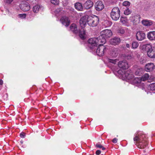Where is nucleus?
<instances>
[{"label": "nucleus", "instance_id": "393cba45", "mask_svg": "<svg viewBox=\"0 0 155 155\" xmlns=\"http://www.w3.org/2000/svg\"><path fill=\"white\" fill-rule=\"evenodd\" d=\"M149 78V74L147 73L144 74L140 78H138L141 81H144L146 80H147Z\"/></svg>", "mask_w": 155, "mask_h": 155}, {"label": "nucleus", "instance_id": "b1692460", "mask_svg": "<svg viewBox=\"0 0 155 155\" xmlns=\"http://www.w3.org/2000/svg\"><path fill=\"white\" fill-rule=\"evenodd\" d=\"M41 8V7L39 5H36L33 7V11L35 13H37Z\"/></svg>", "mask_w": 155, "mask_h": 155}, {"label": "nucleus", "instance_id": "4be33fe9", "mask_svg": "<svg viewBox=\"0 0 155 155\" xmlns=\"http://www.w3.org/2000/svg\"><path fill=\"white\" fill-rule=\"evenodd\" d=\"M118 60L117 59H113L108 58L107 59V61L109 63H112L113 64H116L118 61Z\"/></svg>", "mask_w": 155, "mask_h": 155}, {"label": "nucleus", "instance_id": "c85d7f7f", "mask_svg": "<svg viewBox=\"0 0 155 155\" xmlns=\"http://www.w3.org/2000/svg\"><path fill=\"white\" fill-rule=\"evenodd\" d=\"M139 43L137 41H134L132 44V48L133 49L137 48L139 46Z\"/></svg>", "mask_w": 155, "mask_h": 155}, {"label": "nucleus", "instance_id": "cd10ccee", "mask_svg": "<svg viewBox=\"0 0 155 155\" xmlns=\"http://www.w3.org/2000/svg\"><path fill=\"white\" fill-rule=\"evenodd\" d=\"M148 89L151 91L155 90V83L150 84L148 87Z\"/></svg>", "mask_w": 155, "mask_h": 155}, {"label": "nucleus", "instance_id": "423d86ee", "mask_svg": "<svg viewBox=\"0 0 155 155\" xmlns=\"http://www.w3.org/2000/svg\"><path fill=\"white\" fill-rule=\"evenodd\" d=\"M99 21V18L97 16H89L88 18L87 24L90 26L95 27L97 25Z\"/></svg>", "mask_w": 155, "mask_h": 155}, {"label": "nucleus", "instance_id": "a878e982", "mask_svg": "<svg viewBox=\"0 0 155 155\" xmlns=\"http://www.w3.org/2000/svg\"><path fill=\"white\" fill-rule=\"evenodd\" d=\"M117 32L120 35L123 34L125 32V30L122 27L119 28L117 30Z\"/></svg>", "mask_w": 155, "mask_h": 155}, {"label": "nucleus", "instance_id": "c756f323", "mask_svg": "<svg viewBox=\"0 0 155 155\" xmlns=\"http://www.w3.org/2000/svg\"><path fill=\"white\" fill-rule=\"evenodd\" d=\"M142 69L141 68L137 69L135 72L136 75L140 76L142 74Z\"/></svg>", "mask_w": 155, "mask_h": 155}, {"label": "nucleus", "instance_id": "79ce46f5", "mask_svg": "<svg viewBox=\"0 0 155 155\" xmlns=\"http://www.w3.org/2000/svg\"><path fill=\"white\" fill-rule=\"evenodd\" d=\"M126 46L127 48H130V45L129 44H126Z\"/></svg>", "mask_w": 155, "mask_h": 155}, {"label": "nucleus", "instance_id": "ea45409f", "mask_svg": "<svg viewBox=\"0 0 155 155\" xmlns=\"http://www.w3.org/2000/svg\"><path fill=\"white\" fill-rule=\"evenodd\" d=\"M96 146L97 148H101L102 146L101 144H96Z\"/></svg>", "mask_w": 155, "mask_h": 155}, {"label": "nucleus", "instance_id": "2eb2a0df", "mask_svg": "<svg viewBox=\"0 0 155 155\" xmlns=\"http://www.w3.org/2000/svg\"><path fill=\"white\" fill-rule=\"evenodd\" d=\"M120 38L114 37L110 40V43L111 45H115L118 44L120 42Z\"/></svg>", "mask_w": 155, "mask_h": 155}, {"label": "nucleus", "instance_id": "f03ea898", "mask_svg": "<svg viewBox=\"0 0 155 155\" xmlns=\"http://www.w3.org/2000/svg\"><path fill=\"white\" fill-rule=\"evenodd\" d=\"M89 44L91 45V46H90V48L91 49H94V51L96 50V54L99 56H103L106 51V48L103 45V44L101 43H100L99 44L97 43H93V44Z\"/></svg>", "mask_w": 155, "mask_h": 155}, {"label": "nucleus", "instance_id": "a19ab883", "mask_svg": "<svg viewBox=\"0 0 155 155\" xmlns=\"http://www.w3.org/2000/svg\"><path fill=\"white\" fill-rule=\"evenodd\" d=\"M101 153V151L100 150H98L96 151V154L97 155H99Z\"/></svg>", "mask_w": 155, "mask_h": 155}, {"label": "nucleus", "instance_id": "39448f33", "mask_svg": "<svg viewBox=\"0 0 155 155\" xmlns=\"http://www.w3.org/2000/svg\"><path fill=\"white\" fill-rule=\"evenodd\" d=\"M110 16L112 19L116 21L118 20L120 17V11L118 7H114L112 10Z\"/></svg>", "mask_w": 155, "mask_h": 155}, {"label": "nucleus", "instance_id": "0eeeda50", "mask_svg": "<svg viewBox=\"0 0 155 155\" xmlns=\"http://www.w3.org/2000/svg\"><path fill=\"white\" fill-rule=\"evenodd\" d=\"M149 49L147 51L148 56L151 58H155V48H152L151 45L147 44L146 46V49Z\"/></svg>", "mask_w": 155, "mask_h": 155}, {"label": "nucleus", "instance_id": "7c9ffc66", "mask_svg": "<svg viewBox=\"0 0 155 155\" xmlns=\"http://www.w3.org/2000/svg\"><path fill=\"white\" fill-rule=\"evenodd\" d=\"M120 21L123 24H125L127 22V18L122 17H121L120 18Z\"/></svg>", "mask_w": 155, "mask_h": 155}, {"label": "nucleus", "instance_id": "2f4dec72", "mask_svg": "<svg viewBox=\"0 0 155 155\" xmlns=\"http://www.w3.org/2000/svg\"><path fill=\"white\" fill-rule=\"evenodd\" d=\"M131 11L128 8H127L125 9L124 11V13L126 15H128L130 14L131 13Z\"/></svg>", "mask_w": 155, "mask_h": 155}, {"label": "nucleus", "instance_id": "6e6552de", "mask_svg": "<svg viewBox=\"0 0 155 155\" xmlns=\"http://www.w3.org/2000/svg\"><path fill=\"white\" fill-rule=\"evenodd\" d=\"M118 65L120 68L123 70L127 69L129 67L128 63L125 60H123L119 62Z\"/></svg>", "mask_w": 155, "mask_h": 155}, {"label": "nucleus", "instance_id": "7ed1b4c3", "mask_svg": "<svg viewBox=\"0 0 155 155\" xmlns=\"http://www.w3.org/2000/svg\"><path fill=\"white\" fill-rule=\"evenodd\" d=\"M144 135L138 134L135 135L134 138V140L137 147L140 149H143L146 147L147 145V141L144 139Z\"/></svg>", "mask_w": 155, "mask_h": 155}, {"label": "nucleus", "instance_id": "9b49d317", "mask_svg": "<svg viewBox=\"0 0 155 155\" xmlns=\"http://www.w3.org/2000/svg\"><path fill=\"white\" fill-rule=\"evenodd\" d=\"M95 9L97 11L102 10L104 8V5L102 2L99 1L97 2L94 5Z\"/></svg>", "mask_w": 155, "mask_h": 155}, {"label": "nucleus", "instance_id": "f3484780", "mask_svg": "<svg viewBox=\"0 0 155 155\" xmlns=\"http://www.w3.org/2000/svg\"><path fill=\"white\" fill-rule=\"evenodd\" d=\"M147 38L150 40H155V31H151L148 32L147 34Z\"/></svg>", "mask_w": 155, "mask_h": 155}, {"label": "nucleus", "instance_id": "20e7f679", "mask_svg": "<svg viewBox=\"0 0 155 155\" xmlns=\"http://www.w3.org/2000/svg\"><path fill=\"white\" fill-rule=\"evenodd\" d=\"M130 70H127L126 71L124 72L123 77H125L128 80H133L135 83H140V80L138 78H134V75L132 74Z\"/></svg>", "mask_w": 155, "mask_h": 155}, {"label": "nucleus", "instance_id": "e433bc0d", "mask_svg": "<svg viewBox=\"0 0 155 155\" xmlns=\"http://www.w3.org/2000/svg\"><path fill=\"white\" fill-rule=\"evenodd\" d=\"M13 0H5V2L7 3L10 4Z\"/></svg>", "mask_w": 155, "mask_h": 155}, {"label": "nucleus", "instance_id": "f704fd0d", "mask_svg": "<svg viewBox=\"0 0 155 155\" xmlns=\"http://www.w3.org/2000/svg\"><path fill=\"white\" fill-rule=\"evenodd\" d=\"M51 3L55 5H58V0H51Z\"/></svg>", "mask_w": 155, "mask_h": 155}, {"label": "nucleus", "instance_id": "5701e85b", "mask_svg": "<svg viewBox=\"0 0 155 155\" xmlns=\"http://www.w3.org/2000/svg\"><path fill=\"white\" fill-rule=\"evenodd\" d=\"M143 24L145 26H150L152 24V22L151 21L145 20L142 21Z\"/></svg>", "mask_w": 155, "mask_h": 155}, {"label": "nucleus", "instance_id": "1a4fd4ad", "mask_svg": "<svg viewBox=\"0 0 155 155\" xmlns=\"http://www.w3.org/2000/svg\"><path fill=\"white\" fill-rule=\"evenodd\" d=\"M89 16L87 15H85L82 16L80 20V24L81 27L83 28L86 25V23L87 24L88 18Z\"/></svg>", "mask_w": 155, "mask_h": 155}, {"label": "nucleus", "instance_id": "37998d69", "mask_svg": "<svg viewBox=\"0 0 155 155\" xmlns=\"http://www.w3.org/2000/svg\"><path fill=\"white\" fill-rule=\"evenodd\" d=\"M3 84V81L1 79H0V85H2Z\"/></svg>", "mask_w": 155, "mask_h": 155}, {"label": "nucleus", "instance_id": "f8f14e48", "mask_svg": "<svg viewBox=\"0 0 155 155\" xmlns=\"http://www.w3.org/2000/svg\"><path fill=\"white\" fill-rule=\"evenodd\" d=\"M62 24L66 27L68 26L70 24V21L68 18L66 16L62 17L60 19Z\"/></svg>", "mask_w": 155, "mask_h": 155}, {"label": "nucleus", "instance_id": "4c0bfd02", "mask_svg": "<svg viewBox=\"0 0 155 155\" xmlns=\"http://www.w3.org/2000/svg\"><path fill=\"white\" fill-rule=\"evenodd\" d=\"M20 136L21 138H24L25 136V134L24 133H21L20 134Z\"/></svg>", "mask_w": 155, "mask_h": 155}, {"label": "nucleus", "instance_id": "58836bf2", "mask_svg": "<svg viewBox=\"0 0 155 155\" xmlns=\"http://www.w3.org/2000/svg\"><path fill=\"white\" fill-rule=\"evenodd\" d=\"M117 139L116 138H115L112 140V142L113 143H115L117 142Z\"/></svg>", "mask_w": 155, "mask_h": 155}, {"label": "nucleus", "instance_id": "412c9836", "mask_svg": "<svg viewBox=\"0 0 155 155\" xmlns=\"http://www.w3.org/2000/svg\"><path fill=\"white\" fill-rule=\"evenodd\" d=\"M74 7L76 9L79 11H82L83 7L82 4L79 2L76 3L74 5Z\"/></svg>", "mask_w": 155, "mask_h": 155}, {"label": "nucleus", "instance_id": "aec40b11", "mask_svg": "<svg viewBox=\"0 0 155 155\" xmlns=\"http://www.w3.org/2000/svg\"><path fill=\"white\" fill-rule=\"evenodd\" d=\"M79 33V37L83 39H84L85 38V31L83 29L78 31Z\"/></svg>", "mask_w": 155, "mask_h": 155}, {"label": "nucleus", "instance_id": "f257e3e1", "mask_svg": "<svg viewBox=\"0 0 155 155\" xmlns=\"http://www.w3.org/2000/svg\"><path fill=\"white\" fill-rule=\"evenodd\" d=\"M101 35L97 38H94L88 39V43L93 44V43H100L102 44H104L106 41V38H110L112 35V32L111 30L109 29H105L101 31Z\"/></svg>", "mask_w": 155, "mask_h": 155}, {"label": "nucleus", "instance_id": "c9c22d12", "mask_svg": "<svg viewBox=\"0 0 155 155\" xmlns=\"http://www.w3.org/2000/svg\"><path fill=\"white\" fill-rule=\"evenodd\" d=\"M125 58L127 59H130L132 58V55L131 54H127L126 55L125 57Z\"/></svg>", "mask_w": 155, "mask_h": 155}, {"label": "nucleus", "instance_id": "c03bdc74", "mask_svg": "<svg viewBox=\"0 0 155 155\" xmlns=\"http://www.w3.org/2000/svg\"><path fill=\"white\" fill-rule=\"evenodd\" d=\"M101 148H102V150H104L105 149V148L103 146Z\"/></svg>", "mask_w": 155, "mask_h": 155}, {"label": "nucleus", "instance_id": "49530a36", "mask_svg": "<svg viewBox=\"0 0 155 155\" xmlns=\"http://www.w3.org/2000/svg\"><path fill=\"white\" fill-rule=\"evenodd\" d=\"M20 142H21V144H22V143H23V141H20Z\"/></svg>", "mask_w": 155, "mask_h": 155}, {"label": "nucleus", "instance_id": "dca6fc26", "mask_svg": "<svg viewBox=\"0 0 155 155\" xmlns=\"http://www.w3.org/2000/svg\"><path fill=\"white\" fill-rule=\"evenodd\" d=\"M20 8L24 11H28L30 8L29 4L27 2L22 4L20 5Z\"/></svg>", "mask_w": 155, "mask_h": 155}, {"label": "nucleus", "instance_id": "72a5a7b5", "mask_svg": "<svg viewBox=\"0 0 155 155\" xmlns=\"http://www.w3.org/2000/svg\"><path fill=\"white\" fill-rule=\"evenodd\" d=\"M18 17L21 19H23L25 18L26 15L25 14H19L18 15Z\"/></svg>", "mask_w": 155, "mask_h": 155}, {"label": "nucleus", "instance_id": "6ab92c4d", "mask_svg": "<svg viewBox=\"0 0 155 155\" xmlns=\"http://www.w3.org/2000/svg\"><path fill=\"white\" fill-rule=\"evenodd\" d=\"M118 54L117 49L116 48H113L112 49L111 52V56L113 57H116Z\"/></svg>", "mask_w": 155, "mask_h": 155}, {"label": "nucleus", "instance_id": "4468645a", "mask_svg": "<svg viewBox=\"0 0 155 155\" xmlns=\"http://www.w3.org/2000/svg\"><path fill=\"white\" fill-rule=\"evenodd\" d=\"M154 68V65L153 63H150L146 64L145 67V70L147 72L152 71Z\"/></svg>", "mask_w": 155, "mask_h": 155}, {"label": "nucleus", "instance_id": "a18cd8bd", "mask_svg": "<svg viewBox=\"0 0 155 155\" xmlns=\"http://www.w3.org/2000/svg\"><path fill=\"white\" fill-rule=\"evenodd\" d=\"M134 17H133V16H132V17H130V20H132V18H133Z\"/></svg>", "mask_w": 155, "mask_h": 155}, {"label": "nucleus", "instance_id": "9d476101", "mask_svg": "<svg viewBox=\"0 0 155 155\" xmlns=\"http://www.w3.org/2000/svg\"><path fill=\"white\" fill-rule=\"evenodd\" d=\"M136 37L138 40L141 41L145 39L146 35L143 31H139L137 33Z\"/></svg>", "mask_w": 155, "mask_h": 155}, {"label": "nucleus", "instance_id": "a211bd4d", "mask_svg": "<svg viewBox=\"0 0 155 155\" xmlns=\"http://www.w3.org/2000/svg\"><path fill=\"white\" fill-rule=\"evenodd\" d=\"M70 30L75 34H77L78 32V30L77 29L76 25L75 24H72L70 26Z\"/></svg>", "mask_w": 155, "mask_h": 155}, {"label": "nucleus", "instance_id": "473e14b6", "mask_svg": "<svg viewBox=\"0 0 155 155\" xmlns=\"http://www.w3.org/2000/svg\"><path fill=\"white\" fill-rule=\"evenodd\" d=\"M130 5V2L128 1L124 2L123 3V5L124 6H128Z\"/></svg>", "mask_w": 155, "mask_h": 155}, {"label": "nucleus", "instance_id": "bb28decb", "mask_svg": "<svg viewBox=\"0 0 155 155\" xmlns=\"http://www.w3.org/2000/svg\"><path fill=\"white\" fill-rule=\"evenodd\" d=\"M124 71H123L122 70L120 69L117 71L114 72V73L115 75H117V74H118V75H120L122 77H123V76L124 75Z\"/></svg>", "mask_w": 155, "mask_h": 155}, {"label": "nucleus", "instance_id": "ddd939ff", "mask_svg": "<svg viewBox=\"0 0 155 155\" xmlns=\"http://www.w3.org/2000/svg\"><path fill=\"white\" fill-rule=\"evenodd\" d=\"M94 5L92 1L89 0L86 1L83 4V7L86 9H89L92 7Z\"/></svg>", "mask_w": 155, "mask_h": 155}]
</instances>
